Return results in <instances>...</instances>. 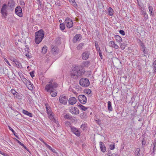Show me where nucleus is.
<instances>
[{
	"label": "nucleus",
	"mask_w": 156,
	"mask_h": 156,
	"mask_svg": "<svg viewBox=\"0 0 156 156\" xmlns=\"http://www.w3.org/2000/svg\"><path fill=\"white\" fill-rule=\"evenodd\" d=\"M58 84L56 82L53 81L51 80L47 84L45 87V90L48 93H50L51 96L55 97L57 95V91L55 88L58 86Z\"/></svg>",
	"instance_id": "obj_1"
},
{
	"label": "nucleus",
	"mask_w": 156,
	"mask_h": 156,
	"mask_svg": "<svg viewBox=\"0 0 156 156\" xmlns=\"http://www.w3.org/2000/svg\"><path fill=\"white\" fill-rule=\"evenodd\" d=\"M83 69L80 66L74 67L70 73L71 77L74 79H76L80 77L83 75Z\"/></svg>",
	"instance_id": "obj_2"
},
{
	"label": "nucleus",
	"mask_w": 156,
	"mask_h": 156,
	"mask_svg": "<svg viewBox=\"0 0 156 156\" xmlns=\"http://www.w3.org/2000/svg\"><path fill=\"white\" fill-rule=\"evenodd\" d=\"M44 32L42 29L36 32L35 39V43L37 44H39L44 38Z\"/></svg>",
	"instance_id": "obj_3"
},
{
	"label": "nucleus",
	"mask_w": 156,
	"mask_h": 156,
	"mask_svg": "<svg viewBox=\"0 0 156 156\" xmlns=\"http://www.w3.org/2000/svg\"><path fill=\"white\" fill-rule=\"evenodd\" d=\"M80 85L82 87H87L90 84L89 80L86 78H82L79 81Z\"/></svg>",
	"instance_id": "obj_4"
},
{
	"label": "nucleus",
	"mask_w": 156,
	"mask_h": 156,
	"mask_svg": "<svg viewBox=\"0 0 156 156\" xmlns=\"http://www.w3.org/2000/svg\"><path fill=\"white\" fill-rule=\"evenodd\" d=\"M68 99L67 96L63 94L61 95L59 98V101L61 104L65 105L67 103Z\"/></svg>",
	"instance_id": "obj_5"
},
{
	"label": "nucleus",
	"mask_w": 156,
	"mask_h": 156,
	"mask_svg": "<svg viewBox=\"0 0 156 156\" xmlns=\"http://www.w3.org/2000/svg\"><path fill=\"white\" fill-rule=\"evenodd\" d=\"M71 132L76 136L79 137L80 136L81 131L80 129H78L74 126H71Z\"/></svg>",
	"instance_id": "obj_6"
},
{
	"label": "nucleus",
	"mask_w": 156,
	"mask_h": 156,
	"mask_svg": "<svg viewBox=\"0 0 156 156\" xmlns=\"http://www.w3.org/2000/svg\"><path fill=\"white\" fill-rule=\"evenodd\" d=\"M65 23L67 27L68 28H70L73 26V22L72 20L68 17L66 18Z\"/></svg>",
	"instance_id": "obj_7"
},
{
	"label": "nucleus",
	"mask_w": 156,
	"mask_h": 156,
	"mask_svg": "<svg viewBox=\"0 0 156 156\" xmlns=\"http://www.w3.org/2000/svg\"><path fill=\"white\" fill-rule=\"evenodd\" d=\"M140 46L141 47L140 49L143 52L144 55H143L146 56L145 55H148V50L147 49V48L145 46L144 44L140 41Z\"/></svg>",
	"instance_id": "obj_8"
},
{
	"label": "nucleus",
	"mask_w": 156,
	"mask_h": 156,
	"mask_svg": "<svg viewBox=\"0 0 156 156\" xmlns=\"http://www.w3.org/2000/svg\"><path fill=\"white\" fill-rule=\"evenodd\" d=\"M69 112L72 114L77 115L79 113V111L77 108L71 107L69 109Z\"/></svg>",
	"instance_id": "obj_9"
},
{
	"label": "nucleus",
	"mask_w": 156,
	"mask_h": 156,
	"mask_svg": "<svg viewBox=\"0 0 156 156\" xmlns=\"http://www.w3.org/2000/svg\"><path fill=\"white\" fill-rule=\"evenodd\" d=\"M7 5L6 4H4L2 7L1 10V12L3 16L4 17H5L7 15Z\"/></svg>",
	"instance_id": "obj_10"
},
{
	"label": "nucleus",
	"mask_w": 156,
	"mask_h": 156,
	"mask_svg": "<svg viewBox=\"0 0 156 156\" xmlns=\"http://www.w3.org/2000/svg\"><path fill=\"white\" fill-rule=\"evenodd\" d=\"M15 12L16 15L20 17H22L23 16L22 9L19 6H17L16 8Z\"/></svg>",
	"instance_id": "obj_11"
},
{
	"label": "nucleus",
	"mask_w": 156,
	"mask_h": 156,
	"mask_svg": "<svg viewBox=\"0 0 156 156\" xmlns=\"http://www.w3.org/2000/svg\"><path fill=\"white\" fill-rule=\"evenodd\" d=\"M79 101L82 104H85L87 101V98L83 95H80L78 96Z\"/></svg>",
	"instance_id": "obj_12"
},
{
	"label": "nucleus",
	"mask_w": 156,
	"mask_h": 156,
	"mask_svg": "<svg viewBox=\"0 0 156 156\" xmlns=\"http://www.w3.org/2000/svg\"><path fill=\"white\" fill-rule=\"evenodd\" d=\"M82 38L81 35L80 34H76L74 36L73 39V42L76 43L77 41H80Z\"/></svg>",
	"instance_id": "obj_13"
},
{
	"label": "nucleus",
	"mask_w": 156,
	"mask_h": 156,
	"mask_svg": "<svg viewBox=\"0 0 156 156\" xmlns=\"http://www.w3.org/2000/svg\"><path fill=\"white\" fill-rule=\"evenodd\" d=\"M90 55V52L89 51H85L83 52L82 54V57L83 60L87 59Z\"/></svg>",
	"instance_id": "obj_14"
},
{
	"label": "nucleus",
	"mask_w": 156,
	"mask_h": 156,
	"mask_svg": "<svg viewBox=\"0 0 156 156\" xmlns=\"http://www.w3.org/2000/svg\"><path fill=\"white\" fill-rule=\"evenodd\" d=\"M8 5L12 10H13L15 7V2L13 0H9L8 1Z\"/></svg>",
	"instance_id": "obj_15"
},
{
	"label": "nucleus",
	"mask_w": 156,
	"mask_h": 156,
	"mask_svg": "<svg viewBox=\"0 0 156 156\" xmlns=\"http://www.w3.org/2000/svg\"><path fill=\"white\" fill-rule=\"evenodd\" d=\"M77 99L75 97H71L68 100L69 103L71 105H73L76 103Z\"/></svg>",
	"instance_id": "obj_16"
},
{
	"label": "nucleus",
	"mask_w": 156,
	"mask_h": 156,
	"mask_svg": "<svg viewBox=\"0 0 156 156\" xmlns=\"http://www.w3.org/2000/svg\"><path fill=\"white\" fill-rule=\"evenodd\" d=\"M25 84L29 90H32L33 89V84L30 80L28 81V82H27V83Z\"/></svg>",
	"instance_id": "obj_17"
},
{
	"label": "nucleus",
	"mask_w": 156,
	"mask_h": 156,
	"mask_svg": "<svg viewBox=\"0 0 156 156\" xmlns=\"http://www.w3.org/2000/svg\"><path fill=\"white\" fill-rule=\"evenodd\" d=\"M58 47L55 46L52 48L51 53L54 55L58 54Z\"/></svg>",
	"instance_id": "obj_18"
},
{
	"label": "nucleus",
	"mask_w": 156,
	"mask_h": 156,
	"mask_svg": "<svg viewBox=\"0 0 156 156\" xmlns=\"http://www.w3.org/2000/svg\"><path fill=\"white\" fill-rule=\"evenodd\" d=\"M152 74L154 75L156 74V59L154 61L152 65Z\"/></svg>",
	"instance_id": "obj_19"
},
{
	"label": "nucleus",
	"mask_w": 156,
	"mask_h": 156,
	"mask_svg": "<svg viewBox=\"0 0 156 156\" xmlns=\"http://www.w3.org/2000/svg\"><path fill=\"white\" fill-rule=\"evenodd\" d=\"M100 146L101 151L103 152H105L106 151V147L104 144L102 142H100Z\"/></svg>",
	"instance_id": "obj_20"
},
{
	"label": "nucleus",
	"mask_w": 156,
	"mask_h": 156,
	"mask_svg": "<svg viewBox=\"0 0 156 156\" xmlns=\"http://www.w3.org/2000/svg\"><path fill=\"white\" fill-rule=\"evenodd\" d=\"M13 62L17 67L18 68H21L22 67V66L21 63H20L19 61H17L16 59H14L13 60Z\"/></svg>",
	"instance_id": "obj_21"
},
{
	"label": "nucleus",
	"mask_w": 156,
	"mask_h": 156,
	"mask_svg": "<svg viewBox=\"0 0 156 156\" xmlns=\"http://www.w3.org/2000/svg\"><path fill=\"white\" fill-rule=\"evenodd\" d=\"M109 44L110 46H111V47H113L115 49H118L119 48L118 46L115 44V42L113 41H110Z\"/></svg>",
	"instance_id": "obj_22"
},
{
	"label": "nucleus",
	"mask_w": 156,
	"mask_h": 156,
	"mask_svg": "<svg viewBox=\"0 0 156 156\" xmlns=\"http://www.w3.org/2000/svg\"><path fill=\"white\" fill-rule=\"evenodd\" d=\"M114 37L116 41L117 42L120 43L122 41V39L121 37L119 35H116Z\"/></svg>",
	"instance_id": "obj_23"
},
{
	"label": "nucleus",
	"mask_w": 156,
	"mask_h": 156,
	"mask_svg": "<svg viewBox=\"0 0 156 156\" xmlns=\"http://www.w3.org/2000/svg\"><path fill=\"white\" fill-rule=\"evenodd\" d=\"M90 63V61H84L82 62V65L83 66L85 67H88Z\"/></svg>",
	"instance_id": "obj_24"
},
{
	"label": "nucleus",
	"mask_w": 156,
	"mask_h": 156,
	"mask_svg": "<svg viewBox=\"0 0 156 156\" xmlns=\"http://www.w3.org/2000/svg\"><path fill=\"white\" fill-rule=\"evenodd\" d=\"M22 112L23 114L29 116L30 117H32L33 116V114L32 113H30L26 110H23Z\"/></svg>",
	"instance_id": "obj_25"
},
{
	"label": "nucleus",
	"mask_w": 156,
	"mask_h": 156,
	"mask_svg": "<svg viewBox=\"0 0 156 156\" xmlns=\"http://www.w3.org/2000/svg\"><path fill=\"white\" fill-rule=\"evenodd\" d=\"M108 109L109 111L112 112L113 110L111 102L109 101L108 102Z\"/></svg>",
	"instance_id": "obj_26"
},
{
	"label": "nucleus",
	"mask_w": 156,
	"mask_h": 156,
	"mask_svg": "<svg viewBox=\"0 0 156 156\" xmlns=\"http://www.w3.org/2000/svg\"><path fill=\"white\" fill-rule=\"evenodd\" d=\"M108 15L109 16H112L114 14V11L113 9L110 7H109L108 9Z\"/></svg>",
	"instance_id": "obj_27"
},
{
	"label": "nucleus",
	"mask_w": 156,
	"mask_h": 156,
	"mask_svg": "<svg viewBox=\"0 0 156 156\" xmlns=\"http://www.w3.org/2000/svg\"><path fill=\"white\" fill-rule=\"evenodd\" d=\"M84 45V43H81L79 44L76 47L77 50H80L83 48V47Z\"/></svg>",
	"instance_id": "obj_28"
},
{
	"label": "nucleus",
	"mask_w": 156,
	"mask_h": 156,
	"mask_svg": "<svg viewBox=\"0 0 156 156\" xmlns=\"http://www.w3.org/2000/svg\"><path fill=\"white\" fill-rule=\"evenodd\" d=\"M20 77L22 80L25 84L27 83V82H28V81H29V80H28L26 78H25L23 75L20 76Z\"/></svg>",
	"instance_id": "obj_29"
},
{
	"label": "nucleus",
	"mask_w": 156,
	"mask_h": 156,
	"mask_svg": "<svg viewBox=\"0 0 156 156\" xmlns=\"http://www.w3.org/2000/svg\"><path fill=\"white\" fill-rule=\"evenodd\" d=\"M87 125L86 124L84 123V124H82L80 126V128L83 131H85L87 130Z\"/></svg>",
	"instance_id": "obj_30"
},
{
	"label": "nucleus",
	"mask_w": 156,
	"mask_h": 156,
	"mask_svg": "<svg viewBox=\"0 0 156 156\" xmlns=\"http://www.w3.org/2000/svg\"><path fill=\"white\" fill-rule=\"evenodd\" d=\"M64 118L65 119H69L70 120H72L73 119V118L71 115H70L69 114H66L64 116Z\"/></svg>",
	"instance_id": "obj_31"
},
{
	"label": "nucleus",
	"mask_w": 156,
	"mask_h": 156,
	"mask_svg": "<svg viewBox=\"0 0 156 156\" xmlns=\"http://www.w3.org/2000/svg\"><path fill=\"white\" fill-rule=\"evenodd\" d=\"M46 110H47V113L48 114H50V115L49 116V117L51 118V119L53 117V116H52V114L50 113L51 109L50 108H48V107L47 106H46Z\"/></svg>",
	"instance_id": "obj_32"
},
{
	"label": "nucleus",
	"mask_w": 156,
	"mask_h": 156,
	"mask_svg": "<svg viewBox=\"0 0 156 156\" xmlns=\"http://www.w3.org/2000/svg\"><path fill=\"white\" fill-rule=\"evenodd\" d=\"M78 106L83 111H86L87 108L85 107V106L80 104H79V105H78Z\"/></svg>",
	"instance_id": "obj_33"
},
{
	"label": "nucleus",
	"mask_w": 156,
	"mask_h": 156,
	"mask_svg": "<svg viewBox=\"0 0 156 156\" xmlns=\"http://www.w3.org/2000/svg\"><path fill=\"white\" fill-rule=\"evenodd\" d=\"M47 47L46 46H44L42 48V53L44 54H45L47 52Z\"/></svg>",
	"instance_id": "obj_34"
},
{
	"label": "nucleus",
	"mask_w": 156,
	"mask_h": 156,
	"mask_svg": "<svg viewBox=\"0 0 156 156\" xmlns=\"http://www.w3.org/2000/svg\"><path fill=\"white\" fill-rule=\"evenodd\" d=\"M59 27L60 29L62 31L65 28V25L64 23H60Z\"/></svg>",
	"instance_id": "obj_35"
},
{
	"label": "nucleus",
	"mask_w": 156,
	"mask_h": 156,
	"mask_svg": "<svg viewBox=\"0 0 156 156\" xmlns=\"http://www.w3.org/2000/svg\"><path fill=\"white\" fill-rule=\"evenodd\" d=\"M91 91L90 89H87L84 90V93L87 94H89L91 93Z\"/></svg>",
	"instance_id": "obj_36"
},
{
	"label": "nucleus",
	"mask_w": 156,
	"mask_h": 156,
	"mask_svg": "<svg viewBox=\"0 0 156 156\" xmlns=\"http://www.w3.org/2000/svg\"><path fill=\"white\" fill-rule=\"evenodd\" d=\"M115 145L114 143H112L109 145V147L111 150H112L115 148Z\"/></svg>",
	"instance_id": "obj_37"
},
{
	"label": "nucleus",
	"mask_w": 156,
	"mask_h": 156,
	"mask_svg": "<svg viewBox=\"0 0 156 156\" xmlns=\"http://www.w3.org/2000/svg\"><path fill=\"white\" fill-rule=\"evenodd\" d=\"M65 123V125L67 127L69 126L71 128V126H73L71 125V124L69 121H66Z\"/></svg>",
	"instance_id": "obj_38"
},
{
	"label": "nucleus",
	"mask_w": 156,
	"mask_h": 156,
	"mask_svg": "<svg viewBox=\"0 0 156 156\" xmlns=\"http://www.w3.org/2000/svg\"><path fill=\"white\" fill-rule=\"evenodd\" d=\"M9 129L12 132V133L14 134V135L16 137H17L18 139L19 138L18 136L16 135V133H15L14 130L12 128H11L10 127H9Z\"/></svg>",
	"instance_id": "obj_39"
},
{
	"label": "nucleus",
	"mask_w": 156,
	"mask_h": 156,
	"mask_svg": "<svg viewBox=\"0 0 156 156\" xmlns=\"http://www.w3.org/2000/svg\"><path fill=\"white\" fill-rule=\"evenodd\" d=\"M149 10L151 13V15L154 14V12H153V8L152 6H150L149 7Z\"/></svg>",
	"instance_id": "obj_40"
},
{
	"label": "nucleus",
	"mask_w": 156,
	"mask_h": 156,
	"mask_svg": "<svg viewBox=\"0 0 156 156\" xmlns=\"http://www.w3.org/2000/svg\"><path fill=\"white\" fill-rule=\"evenodd\" d=\"M47 147L51 151L53 152L56 153L55 150L53 149L48 144H46Z\"/></svg>",
	"instance_id": "obj_41"
},
{
	"label": "nucleus",
	"mask_w": 156,
	"mask_h": 156,
	"mask_svg": "<svg viewBox=\"0 0 156 156\" xmlns=\"http://www.w3.org/2000/svg\"><path fill=\"white\" fill-rule=\"evenodd\" d=\"M11 92L12 94L15 96H17L18 93H17L15 90H11Z\"/></svg>",
	"instance_id": "obj_42"
},
{
	"label": "nucleus",
	"mask_w": 156,
	"mask_h": 156,
	"mask_svg": "<svg viewBox=\"0 0 156 156\" xmlns=\"http://www.w3.org/2000/svg\"><path fill=\"white\" fill-rule=\"evenodd\" d=\"M139 151L140 150H139V149L137 148L135 151L136 156H140Z\"/></svg>",
	"instance_id": "obj_43"
},
{
	"label": "nucleus",
	"mask_w": 156,
	"mask_h": 156,
	"mask_svg": "<svg viewBox=\"0 0 156 156\" xmlns=\"http://www.w3.org/2000/svg\"><path fill=\"white\" fill-rule=\"evenodd\" d=\"M20 5H21L22 8H23L25 6V3L23 1H21L20 2Z\"/></svg>",
	"instance_id": "obj_44"
},
{
	"label": "nucleus",
	"mask_w": 156,
	"mask_h": 156,
	"mask_svg": "<svg viewBox=\"0 0 156 156\" xmlns=\"http://www.w3.org/2000/svg\"><path fill=\"white\" fill-rule=\"evenodd\" d=\"M95 46L96 48L97 49V50L98 51H100L101 50L100 49V48L99 47V46L98 44H96V43H95Z\"/></svg>",
	"instance_id": "obj_45"
},
{
	"label": "nucleus",
	"mask_w": 156,
	"mask_h": 156,
	"mask_svg": "<svg viewBox=\"0 0 156 156\" xmlns=\"http://www.w3.org/2000/svg\"><path fill=\"white\" fill-rule=\"evenodd\" d=\"M153 145H154V147L153 148V152L154 153L155 151L156 150L155 149V146H156V142H155L154 141L153 142Z\"/></svg>",
	"instance_id": "obj_46"
},
{
	"label": "nucleus",
	"mask_w": 156,
	"mask_h": 156,
	"mask_svg": "<svg viewBox=\"0 0 156 156\" xmlns=\"http://www.w3.org/2000/svg\"><path fill=\"white\" fill-rule=\"evenodd\" d=\"M119 32L122 35H125V31L123 30H120L119 31Z\"/></svg>",
	"instance_id": "obj_47"
},
{
	"label": "nucleus",
	"mask_w": 156,
	"mask_h": 156,
	"mask_svg": "<svg viewBox=\"0 0 156 156\" xmlns=\"http://www.w3.org/2000/svg\"><path fill=\"white\" fill-rule=\"evenodd\" d=\"M72 3L73 4V5L75 8H76L77 7V5L75 2V1H74Z\"/></svg>",
	"instance_id": "obj_48"
},
{
	"label": "nucleus",
	"mask_w": 156,
	"mask_h": 156,
	"mask_svg": "<svg viewBox=\"0 0 156 156\" xmlns=\"http://www.w3.org/2000/svg\"><path fill=\"white\" fill-rule=\"evenodd\" d=\"M142 144L143 145H145L146 144V140L145 139H143L142 141Z\"/></svg>",
	"instance_id": "obj_49"
},
{
	"label": "nucleus",
	"mask_w": 156,
	"mask_h": 156,
	"mask_svg": "<svg viewBox=\"0 0 156 156\" xmlns=\"http://www.w3.org/2000/svg\"><path fill=\"white\" fill-rule=\"evenodd\" d=\"M16 140L17 142L21 146H24V144L21 142L20 141H19L17 139H16Z\"/></svg>",
	"instance_id": "obj_50"
},
{
	"label": "nucleus",
	"mask_w": 156,
	"mask_h": 156,
	"mask_svg": "<svg viewBox=\"0 0 156 156\" xmlns=\"http://www.w3.org/2000/svg\"><path fill=\"white\" fill-rule=\"evenodd\" d=\"M30 75L31 76L32 78H33V77L34 76V72L33 71L31 72H30Z\"/></svg>",
	"instance_id": "obj_51"
},
{
	"label": "nucleus",
	"mask_w": 156,
	"mask_h": 156,
	"mask_svg": "<svg viewBox=\"0 0 156 156\" xmlns=\"http://www.w3.org/2000/svg\"><path fill=\"white\" fill-rule=\"evenodd\" d=\"M38 2V4L39 5L41 6L42 5V2L40 0H36Z\"/></svg>",
	"instance_id": "obj_52"
},
{
	"label": "nucleus",
	"mask_w": 156,
	"mask_h": 156,
	"mask_svg": "<svg viewBox=\"0 0 156 156\" xmlns=\"http://www.w3.org/2000/svg\"><path fill=\"white\" fill-rule=\"evenodd\" d=\"M4 60L8 64L9 66H11L8 60L6 58H5Z\"/></svg>",
	"instance_id": "obj_53"
},
{
	"label": "nucleus",
	"mask_w": 156,
	"mask_h": 156,
	"mask_svg": "<svg viewBox=\"0 0 156 156\" xmlns=\"http://www.w3.org/2000/svg\"><path fill=\"white\" fill-rule=\"evenodd\" d=\"M98 53H99V56L102 59H103L102 58L103 56H102V55L101 54V51H99Z\"/></svg>",
	"instance_id": "obj_54"
},
{
	"label": "nucleus",
	"mask_w": 156,
	"mask_h": 156,
	"mask_svg": "<svg viewBox=\"0 0 156 156\" xmlns=\"http://www.w3.org/2000/svg\"><path fill=\"white\" fill-rule=\"evenodd\" d=\"M144 17H145L146 19H148V16L147 14V13H144Z\"/></svg>",
	"instance_id": "obj_55"
},
{
	"label": "nucleus",
	"mask_w": 156,
	"mask_h": 156,
	"mask_svg": "<svg viewBox=\"0 0 156 156\" xmlns=\"http://www.w3.org/2000/svg\"><path fill=\"white\" fill-rule=\"evenodd\" d=\"M109 156H119V155L117 154H112L111 155H109Z\"/></svg>",
	"instance_id": "obj_56"
},
{
	"label": "nucleus",
	"mask_w": 156,
	"mask_h": 156,
	"mask_svg": "<svg viewBox=\"0 0 156 156\" xmlns=\"http://www.w3.org/2000/svg\"><path fill=\"white\" fill-rule=\"evenodd\" d=\"M0 154L3 156H5V154L4 153L2 152L1 151H0Z\"/></svg>",
	"instance_id": "obj_57"
},
{
	"label": "nucleus",
	"mask_w": 156,
	"mask_h": 156,
	"mask_svg": "<svg viewBox=\"0 0 156 156\" xmlns=\"http://www.w3.org/2000/svg\"><path fill=\"white\" fill-rule=\"evenodd\" d=\"M26 56L29 58H30V55L28 53V54H26Z\"/></svg>",
	"instance_id": "obj_58"
},
{
	"label": "nucleus",
	"mask_w": 156,
	"mask_h": 156,
	"mask_svg": "<svg viewBox=\"0 0 156 156\" xmlns=\"http://www.w3.org/2000/svg\"><path fill=\"white\" fill-rule=\"evenodd\" d=\"M25 149L27 150V151H29V150L27 149V147L24 145V146H22Z\"/></svg>",
	"instance_id": "obj_59"
},
{
	"label": "nucleus",
	"mask_w": 156,
	"mask_h": 156,
	"mask_svg": "<svg viewBox=\"0 0 156 156\" xmlns=\"http://www.w3.org/2000/svg\"><path fill=\"white\" fill-rule=\"evenodd\" d=\"M25 149L27 150V151H29V150L27 149V147L24 145V146H22Z\"/></svg>",
	"instance_id": "obj_60"
},
{
	"label": "nucleus",
	"mask_w": 156,
	"mask_h": 156,
	"mask_svg": "<svg viewBox=\"0 0 156 156\" xmlns=\"http://www.w3.org/2000/svg\"><path fill=\"white\" fill-rule=\"evenodd\" d=\"M138 5L141 8L142 7V5H141L138 2Z\"/></svg>",
	"instance_id": "obj_61"
},
{
	"label": "nucleus",
	"mask_w": 156,
	"mask_h": 156,
	"mask_svg": "<svg viewBox=\"0 0 156 156\" xmlns=\"http://www.w3.org/2000/svg\"><path fill=\"white\" fill-rule=\"evenodd\" d=\"M39 140H40L41 141H42V142H44V141L43 140V139H42V138H40V139H39Z\"/></svg>",
	"instance_id": "obj_62"
},
{
	"label": "nucleus",
	"mask_w": 156,
	"mask_h": 156,
	"mask_svg": "<svg viewBox=\"0 0 156 156\" xmlns=\"http://www.w3.org/2000/svg\"><path fill=\"white\" fill-rule=\"evenodd\" d=\"M69 0L70 2H72V3L73 2H74V1H75V0Z\"/></svg>",
	"instance_id": "obj_63"
},
{
	"label": "nucleus",
	"mask_w": 156,
	"mask_h": 156,
	"mask_svg": "<svg viewBox=\"0 0 156 156\" xmlns=\"http://www.w3.org/2000/svg\"><path fill=\"white\" fill-rule=\"evenodd\" d=\"M62 20H59V23H62Z\"/></svg>",
	"instance_id": "obj_64"
}]
</instances>
